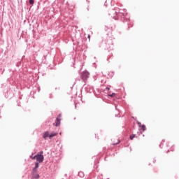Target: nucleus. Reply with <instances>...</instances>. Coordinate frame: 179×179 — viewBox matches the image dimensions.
<instances>
[{
    "label": "nucleus",
    "instance_id": "9b49d317",
    "mask_svg": "<svg viewBox=\"0 0 179 179\" xmlns=\"http://www.w3.org/2000/svg\"><path fill=\"white\" fill-rule=\"evenodd\" d=\"M29 4L31 5L32 6L34 5V0H29Z\"/></svg>",
    "mask_w": 179,
    "mask_h": 179
},
{
    "label": "nucleus",
    "instance_id": "f03ea898",
    "mask_svg": "<svg viewBox=\"0 0 179 179\" xmlns=\"http://www.w3.org/2000/svg\"><path fill=\"white\" fill-rule=\"evenodd\" d=\"M44 152L40 151L39 154H37L32 157V160H34L36 159V162L38 163H43L44 162V155H43Z\"/></svg>",
    "mask_w": 179,
    "mask_h": 179
},
{
    "label": "nucleus",
    "instance_id": "423d86ee",
    "mask_svg": "<svg viewBox=\"0 0 179 179\" xmlns=\"http://www.w3.org/2000/svg\"><path fill=\"white\" fill-rule=\"evenodd\" d=\"M32 176L31 179H38L40 178V175L38 173H31Z\"/></svg>",
    "mask_w": 179,
    "mask_h": 179
},
{
    "label": "nucleus",
    "instance_id": "2eb2a0df",
    "mask_svg": "<svg viewBox=\"0 0 179 179\" xmlns=\"http://www.w3.org/2000/svg\"><path fill=\"white\" fill-rule=\"evenodd\" d=\"M40 162H36V163H35V168L36 169H38V164H39Z\"/></svg>",
    "mask_w": 179,
    "mask_h": 179
},
{
    "label": "nucleus",
    "instance_id": "7ed1b4c3",
    "mask_svg": "<svg viewBox=\"0 0 179 179\" xmlns=\"http://www.w3.org/2000/svg\"><path fill=\"white\" fill-rule=\"evenodd\" d=\"M90 77V73L87 71H84L83 73H81L80 78L85 83H86V80H87V78Z\"/></svg>",
    "mask_w": 179,
    "mask_h": 179
},
{
    "label": "nucleus",
    "instance_id": "5701e85b",
    "mask_svg": "<svg viewBox=\"0 0 179 179\" xmlns=\"http://www.w3.org/2000/svg\"><path fill=\"white\" fill-rule=\"evenodd\" d=\"M106 27H108V29H110V27H107V26H106Z\"/></svg>",
    "mask_w": 179,
    "mask_h": 179
},
{
    "label": "nucleus",
    "instance_id": "6e6552de",
    "mask_svg": "<svg viewBox=\"0 0 179 179\" xmlns=\"http://www.w3.org/2000/svg\"><path fill=\"white\" fill-rule=\"evenodd\" d=\"M57 135H58L57 133H51L49 134V139H52V138H54V136H57Z\"/></svg>",
    "mask_w": 179,
    "mask_h": 179
},
{
    "label": "nucleus",
    "instance_id": "f257e3e1",
    "mask_svg": "<svg viewBox=\"0 0 179 179\" xmlns=\"http://www.w3.org/2000/svg\"><path fill=\"white\" fill-rule=\"evenodd\" d=\"M108 15L113 18L117 17L118 19H120V20H122V22H129V17L127 13L117 12V9L115 8L109 10Z\"/></svg>",
    "mask_w": 179,
    "mask_h": 179
},
{
    "label": "nucleus",
    "instance_id": "0eeeda50",
    "mask_svg": "<svg viewBox=\"0 0 179 179\" xmlns=\"http://www.w3.org/2000/svg\"><path fill=\"white\" fill-rule=\"evenodd\" d=\"M48 136H50V132L48 131H45L43 134V139H47V138H48Z\"/></svg>",
    "mask_w": 179,
    "mask_h": 179
},
{
    "label": "nucleus",
    "instance_id": "20e7f679",
    "mask_svg": "<svg viewBox=\"0 0 179 179\" xmlns=\"http://www.w3.org/2000/svg\"><path fill=\"white\" fill-rule=\"evenodd\" d=\"M61 125V114H59L55 120V127H59Z\"/></svg>",
    "mask_w": 179,
    "mask_h": 179
},
{
    "label": "nucleus",
    "instance_id": "9d476101",
    "mask_svg": "<svg viewBox=\"0 0 179 179\" xmlns=\"http://www.w3.org/2000/svg\"><path fill=\"white\" fill-rule=\"evenodd\" d=\"M37 173V168H34L32 169V172H31V174H34V173Z\"/></svg>",
    "mask_w": 179,
    "mask_h": 179
},
{
    "label": "nucleus",
    "instance_id": "4be33fe9",
    "mask_svg": "<svg viewBox=\"0 0 179 179\" xmlns=\"http://www.w3.org/2000/svg\"><path fill=\"white\" fill-rule=\"evenodd\" d=\"M88 38H90V35H88Z\"/></svg>",
    "mask_w": 179,
    "mask_h": 179
},
{
    "label": "nucleus",
    "instance_id": "4468645a",
    "mask_svg": "<svg viewBox=\"0 0 179 179\" xmlns=\"http://www.w3.org/2000/svg\"><path fill=\"white\" fill-rule=\"evenodd\" d=\"M120 142H121V141H120V139H118L117 142V143H114L113 145V146H115V145H118Z\"/></svg>",
    "mask_w": 179,
    "mask_h": 179
},
{
    "label": "nucleus",
    "instance_id": "f3484780",
    "mask_svg": "<svg viewBox=\"0 0 179 179\" xmlns=\"http://www.w3.org/2000/svg\"><path fill=\"white\" fill-rule=\"evenodd\" d=\"M110 97H115V93H112L111 94H109Z\"/></svg>",
    "mask_w": 179,
    "mask_h": 179
},
{
    "label": "nucleus",
    "instance_id": "aec40b11",
    "mask_svg": "<svg viewBox=\"0 0 179 179\" xmlns=\"http://www.w3.org/2000/svg\"><path fill=\"white\" fill-rule=\"evenodd\" d=\"M106 90H110V87H107L106 88Z\"/></svg>",
    "mask_w": 179,
    "mask_h": 179
},
{
    "label": "nucleus",
    "instance_id": "393cba45",
    "mask_svg": "<svg viewBox=\"0 0 179 179\" xmlns=\"http://www.w3.org/2000/svg\"><path fill=\"white\" fill-rule=\"evenodd\" d=\"M169 152H170V150H168V151H167V153H169Z\"/></svg>",
    "mask_w": 179,
    "mask_h": 179
},
{
    "label": "nucleus",
    "instance_id": "ddd939ff",
    "mask_svg": "<svg viewBox=\"0 0 179 179\" xmlns=\"http://www.w3.org/2000/svg\"><path fill=\"white\" fill-rule=\"evenodd\" d=\"M107 43L108 44V45H113V41L110 40L109 42L108 41L106 42V44Z\"/></svg>",
    "mask_w": 179,
    "mask_h": 179
},
{
    "label": "nucleus",
    "instance_id": "412c9836",
    "mask_svg": "<svg viewBox=\"0 0 179 179\" xmlns=\"http://www.w3.org/2000/svg\"><path fill=\"white\" fill-rule=\"evenodd\" d=\"M31 159H33V157H33V154L31 155Z\"/></svg>",
    "mask_w": 179,
    "mask_h": 179
},
{
    "label": "nucleus",
    "instance_id": "b1692460",
    "mask_svg": "<svg viewBox=\"0 0 179 179\" xmlns=\"http://www.w3.org/2000/svg\"><path fill=\"white\" fill-rule=\"evenodd\" d=\"M115 109L117 110V106H115Z\"/></svg>",
    "mask_w": 179,
    "mask_h": 179
},
{
    "label": "nucleus",
    "instance_id": "a211bd4d",
    "mask_svg": "<svg viewBox=\"0 0 179 179\" xmlns=\"http://www.w3.org/2000/svg\"><path fill=\"white\" fill-rule=\"evenodd\" d=\"M137 124L138 127H142V123H141L140 122H137Z\"/></svg>",
    "mask_w": 179,
    "mask_h": 179
},
{
    "label": "nucleus",
    "instance_id": "a878e982",
    "mask_svg": "<svg viewBox=\"0 0 179 179\" xmlns=\"http://www.w3.org/2000/svg\"><path fill=\"white\" fill-rule=\"evenodd\" d=\"M75 107H76V104L75 105Z\"/></svg>",
    "mask_w": 179,
    "mask_h": 179
},
{
    "label": "nucleus",
    "instance_id": "dca6fc26",
    "mask_svg": "<svg viewBox=\"0 0 179 179\" xmlns=\"http://www.w3.org/2000/svg\"><path fill=\"white\" fill-rule=\"evenodd\" d=\"M135 136H136L135 134H132L131 136H130L131 141H132V139H134V138H135Z\"/></svg>",
    "mask_w": 179,
    "mask_h": 179
},
{
    "label": "nucleus",
    "instance_id": "6ab92c4d",
    "mask_svg": "<svg viewBox=\"0 0 179 179\" xmlns=\"http://www.w3.org/2000/svg\"><path fill=\"white\" fill-rule=\"evenodd\" d=\"M164 142V141H162V143L159 145V148H162V145H163Z\"/></svg>",
    "mask_w": 179,
    "mask_h": 179
},
{
    "label": "nucleus",
    "instance_id": "f8f14e48",
    "mask_svg": "<svg viewBox=\"0 0 179 179\" xmlns=\"http://www.w3.org/2000/svg\"><path fill=\"white\" fill-rule=\"evenodd\" d=\"M141 128H142V129H143V131H146V126H145V124H143V125L141 126Z\"/></svg>",
    "mask_w": 179,
    "mask_h": 179
},
{
    "label": "nucleus",
    "instance_id": "1a4fd4ad",
    "mask_svg": "<svg viewBox=\"0 0 179 179\" xmlns=\"http://www.w3.org/2000/svg\"><path fill=\"white\" fill-rule=\"evenodd\" d=\"M78 176L80 177V178H83V177H85V173L82 171H80L78 173Z\"/></svg>",
    "mask_w": 179,
    "mask_h": 179
},
{
    "label": "nucleus",
    "instance_id": "39448f33",
    "mask_svg": "<svg viewBox=\"0 0 179 179\" xmlns=\"http://www.w3.org/2000/svg\"><path fill=\"white\" fill-rule=\"evenodd\" d=\"M12 96H13V94H12V91L8 90L7 91V92L5 93V96L6 97V99H10V97H12Z\"/></svg>",
    "mask_w": 179,
    "mask_h": 179
}]
</instances>
